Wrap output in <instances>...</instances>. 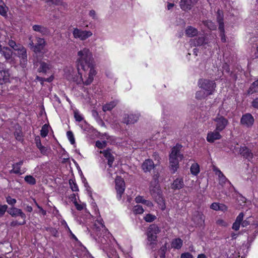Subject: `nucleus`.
Masks as SVG:
<instances>
[{
  "instance_id": "9d476101",
  "label": "nucleus",
  "mask_w": 258,
  "mask_h": 258,
  "mask_svg": "<svg viewBox=\"0 0 258 258\" xmlns=\"http://www.w3.org/2000/svg\"><path fill=\"white\" fill-rule=\"evenodd\" d=\"M18 56L20 58V63L23 66L27 62V55L26 48L23 46H19V49L16 50Z\"/></svg>"
},
{
  "instance_id": "5fc2aeb1",
  "label": "nucleus",
  "mask_w": 258,
  "mask_h": 258,
  "mask_svg": "<svg viewBox=\"0 0 258 258\" xmlns=\"http://www.w3.org/2000/svg\"><path fill=\"white\" fill-rule=\"evenodd\" d=\"M159 176V174L158 172H157L156 173H154V174L153 176V181H151V182H153V184H158Z\"/></svg>"
},
{
  "instance_id": "6e6d98bb",
  "label": "nucleus",
  "mask_w": 258,
  "mask_h": 258,
  "mask_svg": "<svg viewBox=\"0 0 258 258\" xmlns=\"http://www.w3.org/2000/svg\"><path fill=\"white\" fill-rule=\"evenodd\" d=\"M244 214L243 213H240L238 216L237 217L235 221L241 224L243 221Z\"/></svg>"
},
{
  "instance_id": "c85d7f7f",
  "label": "nucleus",
  "mask_w": 258,
  "mask_h": 258,
  "mask_svg": "<svg viewBox=\"0 0 258 258\" xmlns=\"http://www.w3.org/2000/svg\"><path fill=\"white\" fill-rule=\"evenodd\" d=\"M258 92V80L254 81L252 83V84L250 85L248 90V94H252L254 93H256Z\"/></svg>"
},
{
  "instance_id": "a18cd8bd",
  "label": "nucleus",
  "mask_w": 258,
  "mask_h": 258,
  "mask_svg": "<svg viewBox=\"0 0 258 258\" xmlns=\"http://www.w3.org/2000/svg\"><path fill=\"white\" fill-rule=\"evenodd\" d=\"M69 184L73 191H76L79 190L78 186L76 183L74 182V180L70 179L69 180Z\"/></svg>"
},
{
  "instance_id": "0e129e2a",
  "label": "nucleus",
  "mask_w": 258,
  "mask_h": 258,
  "mask_svg": "<svg viewBox=\"0 0 258 258\" xmlns=\"http://www.w3.org/2000/svg\"><path fill=\"white\" fill-rule=\"evenodd\" d=\"M249 219L250 218H247L246 220L242 221L241 224L242 227H245L250 224V221L249 220Z\"/></svg>"
},
{
  "instance_id": "2f4dec72",
  "label": "nucleus",
  "mask_w": 258,
  "mask_h": 258,
  "mask_svg": "<svg viewBox=\"0 0 258 258\" xmlns=\"http://www.w3.org/2000/svg\"><path fill=\"white\" fill-rule=\"evenodd\" d=\"M159 232L160 230L157 225L156 224H152L149 227L147 233H152L157 235Z\"/></svg>"
},
{
  "instance_id": "680f3d73",
  "label": "nucleus",
  "mask_w": 258,
  "mask_h": 258,
  "mask_svg": "<svg viewBox=\"0 0 258 258\" xmlns=\"http://www.w3.org/2000/svg\"><path fill=\"white\" fill-rule=\"evenodd\" d=\"M219 203H213V204H211L210 208L212 209H213L216 211H218V210H219Z\"/></svg>"
},
{
  "instance_id": "49530a36",
  "label": "nucleus",
  "mask_w": 258,
  "mask_h": 258,
  "mask_svg": "<svg viewBox=\"0 0 258 258\" xmlns=\"http://www.w3.org/2000/svg\"><path fill=\"white\" fill-rule=\"evenodd\" d=\"M68 138L70 140L71 143L73 145L75 143V140L74 137V135L71 131H68L67 133Z\"/></svg>"
},
{
  "instance_id": "e433bc0d",
  "label": "nucleus",
  "mask_w": 258,
  "mask_h": 258,
  "mask_svg": "<svg viewBox=\"0 0 258 258\" xmlns=\"http://www.w3.org/2000/svg\"><path fill=\"white\" fill-rule=\"evenodd\" d=\"M8 44L15 51L19 49V46H22V45L20 44H17L16 42L13 40H9Z\"/></svg>"
},
{
  "instance_id": "6e6552de",
  "label": "nucleus",
  "mask_w": 258,
  "mask_h": 258,
  "mask_svg": "<svg viewBox=\"0 0 258 258\" xmlns=\"http://www.w3.org/2000/svg\"><path fill=\"white\" fill-rule=\"evenodd\" d=\"M73 35L75 38H79L81 40H85L92 35L91 31H82L75 28L73 31Z\"/></svg>"
},
{
  "instance_id": "473e14b6",
  "label": "nucleus",
  "mask_w": 258,
  "mask_h": 258,
  "mask_svg": "<svg viewBox=\"0 0 258 258\" xmlns=\"http://www.w3.org/2000/svg\"><path fill=\"white\" fill-rule=\"evenodd\" d=\"M205 40V36H201L193 40V41L195 46H201L206 43Z\"/></svg>"
},
{
  "instance_id": "aec40b11",
  "label": "nucleus",
  "mask_w": 258,
  "mask_h": 258,
  "mask_svg": "<svg viewBox=\"0 0 258 258\" xmlns=\"http://www.w3.org/2000/svg\"><path fill=\"white\" fill-rule=\"evenodd\" d=\"M150 192L153 197L162 192L161 189L159 188L158 185L153 184V182H151L150 183Z\"/></svg>"
},
{
  "instance_id": "9b49d317",
  "label": "nucleus",
  "mask_w": 258,
  "mask_h": 258,
  "mask_svg": "<svg viewBox=\"0 0 258 258\" xmlns=\"http://www.w3.org/2000/svg\"><path fill=\"white\" fill-rule=\"evenodd\" d=\"M96 72L94 69L89 70V72L88 74V76L85 81H83L82 76L80 77V80L79 81H78L77 80L76 81H77L78 84H80L81 82H82L85 85H89L92 82L93 80V77L96 75Z\"/></svg>"
},
{
  "instance_id": "0eeeda50",
  "label": "nucleus",
  "mask_w": 258,
  "mask_h": 258,
  "mask_svg": "<svg viewBox=\"0 0 258 258\" xmlns=\"http://www.w3.org/2000/svg\"><path fill=\"white\" fill-rule=\"evenodd\" d=\"M156 156V155H155ZM157 157L155 160H157V163L155 164L151 159H146L142 163L141 167L144 172H150L152 169H154L159 162V157L157 155Z\"/></svg>"
},
{
  "instance_id": "423d86ee",
  "label": "nucleus",
  "mask_w": 258,
  "mask_h": 258,
  "mask_svg": "<svg viewBox=\"0 0 258 258\" xmlns=\"http://www.w3.org/2000/svg\"><path fill=\"white\" fill-rule=\"evenodd\" d=\"M213 120L216 122V130L220 132L226 127L228 123L227 119L219 114Z\"/></svg>"
},
{
  "instance_id": "a211bd4d",
  "label": "nucleus",
  "mask_w": 258,
  "mask_h": 258,
  "mask_svg": "<svg viewBox=\"0 0 258 258\" xmlns=\"http://www.w3.org/2000/svg\"><path fill=\"white\" fill-rule=\"evenodd\" d=\"M217 21L219 24V30L220 31L223 32L224 24L223 22V16L222 11L218 10L217 12Z\"/></svg>"
},
{
  "instance_id": "39448f33",
  "label": "nucleus",
  "mask_w": 258,
  "mask_h": 258,
  "mask_svg": "<svg viewBox=\"0 0 258 258\" xmlns=\"http://www.w3.org/2000/svg\"><path fill=\"white\" fill-rule=\"evenodd\" d=\"M115 189L117 191V196L118 199L121 198L122 195L125 189V182L123 179L120 176H117L115 180Z\"/></svg>"
},
{
  "instance_id": "f3484780",
  "label": "nucleus",
  "mask_w": 258,
  "mask_h": 258,
  "mask_svg": "<svg viewBox=\"0 0 258 258\" xmlns=\"http://www.w3.org/2000/svg\"><path fill=\"white\" fill-rule=\"evenodd\" d=\"M110 151V149H107L106 150L100 152L101 153L103 154L104 157L107 160V164L109 167L112 166V164L114 160V157L111 153Z\"/></svg>"
},
{
  "instance_id": "864d4df0",
  "label": "nucleus",
  "mask_w": 258,
  "mask_h": 258,
  "mask_svg": "<svg viewBox=\"0 0 258 258\" xmlns=\"http://www.w3.org/2000/svg\"><path fill=\"white\" fill-rule=\"evenodd\" d=\"M7 8L3 6L0 5V14L3 16L7 15Z\"/></svg>"
},
{
  "instance_id": "052dcab7",
  "label": "nucleus",
  "mask_w": 258,
  "mask_h": 258,
  "mask_svg": "<svg viewBox=\"0 0 258 258\" xmlns=\"http://www.w3.org/2000/svg\"><path fill=\"white\" fill-rule=\"evenodd\" d=\"M180 258H193V256L189 252L182 253Z\"/></svg>"
},
{
  "instance_id": "bb28decb",
  "label": "nucleus",
  "mask_w": 258,
  "mask_h": 258,
  "mask_svg": "<svg viewBox=\"0 0 258 258\" xmlns=\"http://www.w3.org/2000/svg\"><path fill=\"white\" fill-rule=\"evenodd\" d=\"M35 141L36 144V146L40 150L41 153L43 154H45L47 149L45 147L42 145L40 137L38 136L37 137L35 138Z\"/></svg>"
},
{
  "instance_id": "5701e85b",
  "label": "nucleus",
  "mask_w": 258,
  "mask_h": 258,
  "mask_svg": "<svg viewBox=\"0 0 258 258\" xmlns=\"http://www.w3.org/2000/svg\"><path fill=\"white\" fill-rule=\"evenodd\" d=\"M184 183L182 178H177L174 180L171 185V188L173 189H180L183 187Z\"/></svg>"
},
{
  "instance_id": "f8f14e48",
  "label": "nucleus",
  "mask_w": 258,
  "mask_h": 258,
  "mask_svg": "<svg viewBox=\"0 0 258 258\" xmlns=\"http://www.w3.org/2000/svg\"><path fill=\"white\" fill-rule=\"evenodd\" d=\"M197 2H192V0H181L180 2V7L184 11L190 10Z\"/></svg>"
},
{
  "instance_id": "603ef678",
  "label": "nucleus",
  "mask_w": 258,
  "mask_h": 258,
  "mask_svg": "<svg viewBox=\"0 0 258 258\" xmlns=\"http://www.w3.org/2000/svg\"><path fill=\"white\" fill-rule=\"evenodd\" d=\"M15 136L16 139L18 141H21L22 140V133L20 131L15 132Z\"/></svg>"
},
{
  "instance_id": "58836bf2",
  "label": "nucleus",
  "mask_w": 258,
  "mask_h": 258,
  "mask_svg": "<svg viewBox=\"0 0 258 258\" xmlns=\"http://www.w3.org/2000/svg\"><path fill=\"white\" fill-rule=\"evenodd\" d=\"M203 24L205 26H207L210 30H215L216 29V26L215 24L211 21H203Z\"/></svg>"
},
{
  "instance_id": "f03ea898",
  "label": "nucleus",
  "mask_w": 258,
  "mask_h": 258,
  "mask_svg": "<svg viewBox=\"0 0 258 258\" xmlns=\"http://www.w3.org/2000/svg\"><path fill=\"white\" fill-rule=\"evenodd\" d=\"M182 146L177 144L171 149L169 155V168L171 172L175 173L179 167V161L183 158L182 154H180V150Z\"/></svg>"
},
{
  "instance_id": "c9c22d12",
  "label": "nucleus",
  "mask_w": 258,
  "mask_h": 258,
  "mask_svg": "<svg viewBox=\"0 0 258 258\" xmlns=\"http://www.w3.org/2000/svg\"><path fill=\"white\" fill-rule=\"evenodd\" d=\"M116 104L114 102H111L110 103L106 104L103 106V110L105 112L106 111L111 110L116 106Z\"/></svg>"
},
{
  "instance_id": "4be33fe9",
  "label": "nucleus",
  "mask_w": 258,
  "mask_h": 258,
  "mask_svg": "<svg viewBox=\"0 0 258 258\" xmlns=\"http://www.w3.org/2000/svg\"><path fill=\"white\" fill-rule=\"evenodd\" d=\"M0 52L7 60L10 59L12 57L13 51L8 47H4Z\"/></svg>"
},
{
  "instance_id": "20e7f679",
  "label": "nucleus",
  "mask_w": 258,
  "mask_h": 258,
  "mask_svg": "<svg viewBox=\"0 0 258 258\" xmlns=\"http://www.w3.org/2000/svg\"><path fill=\"white\" fill-rule=\"evenodd\" d=\"M199 85L201 88L209 91L208 95L212 94L216 88V84L213 81L206 79H200L199 81Z\"/></svg>"
},
{
  "instance_id": "ea45409f",
  "label": "nucleus",
  "mask_w": 258,
  "mask_h": 258,
  "mask_svg": "<svg viewBox=\"0 0 258 258\" xmlns=\"http://www.w3.org/2000/svg\"><path fill=\"white\" fill-rule=\"evenodd\" d=\"M166 244L167 243H165L159 250L160 258H165V253L167 250Z\"/></svg>"
},
{
  "instance_id": "b1692460",
  "label": "nucleus",
  "mask_w": 258,
  "mask_h": 258,
  "mask_svg": "<svg viewBox=\"0 0 258 258\" xmlns=\"http://www.w3.org/2000/svg\"><path fill=\"white\" fill-rule=\"evenodd\" d=\"M185 34L187 36L192 37L198 34V31L196 28L189 26L186 28Z\"/></svg>"
},
{
  "instance_id": "e2e57ef3",
  "label": "nucleus",
  "mask_w": 258,
  "mask_h": 258,
  "mask_svg": "<svg viewBox=\"0 0 258 258\" xmlns=\"http://www.w3.org/2000/svg\"><path fill=\"white\" fill-rule=\"evenodd\" d=\"M240 224V223L235 221V222L233 224L232 229L236 231L239 230Z\"/></svg>"
},
{
  "instance_id": "8fccbe9b",
  "label": "nucleus",
  "mask_w": 258,
  "mask_h": 258,
  "mask_svg": "<svg viewBox=\"0 0 258 258\" xmlns=\"http://www.w3.org/2000/svg\"><path fill=\"white\" fill-rule=\"evenodd\" d=\"M8 208L6 205H0V217L4 215Z\"/></svg>"
},
{
  "instance_id": "1a4fd4ad",
  "label": "nucleus",
  "mask_w": 258,
  "mask_h": 258,
  "mask_svg": "<svg viewBox=\"0 0 258 258\" xmlns=\"http://www.w3.org/2000/svg\"><path fill=\"white\" fill-rule=\"evenodd\" d=\"M254 121V118L251 114L246 113L242 116L240 122L242 125L249 127L253 125Z\"/></svg>"
},
{
  "instance_id": "ddd939ff",
  "label": "nucleus",
  "mask_w": 258,
  "mask_h": 258,
  "mask_svg": "<svg viewBox=\"0 0 258 258\" xmlns=\"http://www.w3.org/2000/svg\"><path fill=\"white\" fill-rule=\"evenodd\" d=\"M7 212L10 214L12 217H17V216H20L23 220H25L26 218V215L25 214L22 212V211L21 209L12 207L11 208H9L7 210Z\"/></svg>"
},
{
  "instance_id": "37998d69",
  "label": "nucleus",
  "mask_w": 258,
  "mask_h": 258,
  "mask_svg": "<svg viewBox=\"0 0 258 258\" xmlns=\"http://www.w3.org/2000/svg\"><path fill=\"white\" fill-rule=\"evenodd\" d=\"M144 212V209L142 206L137 205L134 207V212L136 214H142Z\"/></svg>"
},
{
  "instance_id": "79ce46f5",
  "label": "nucleus",
  "mask_w": 258,
  "mask_h": 258,
  "mask_svg": "<svg viewBox=\"0 0 258 258\" xmlns=\"http://www.w3.org/2000/svg\"><path fill=\"white\" fill-rule=\"evenodd\" d=\"M44 46L36 43L35 45H33L31 49L35 53L40 52L43 48Z\"/></svg>"
},
{
  "instance_id": "bf43d9fd",
  "label": "nucleus",
  "mask_w": 258,
  "mask_h": 258,
  "mask_svg": "<svg viewBox=\"0 0 258 258\" xmlns=\"http://www.w3.org/2000/svg\"><path fill=\"white\" fill-rule=\"evenodd\" d=\"M205 97L204 93L202 91H198L196 93V98L198 99H202Z\"/></svg>"
},
{
  "instance_id": "4468645a",
  "label": "nucleus",
  "mask_w": 258,
  "mask_h": 258,
  "mask_svg": "<svg viewBox=\"0 0 258 258\" xmlns=\"http://www.w3.org/2000/svg\"><path fill=\"white\" fill-rule=\"evenodd\" d=\"M147 245L150 247V248L153 249L157 245V236L156 234L152 233H147Z\"/></svg>"
},
{
  "instance_id": "cd10ccee",
  "label": "nucleus",
  "mask_w": 258,
  "mask_h": 258,
  "mask_svg": "<svg viewBox=\"0 0 258 258\" xmlns=\"http://www.w3.org/2000/svg\"><path fill=\"white\" fill-rule=\"evenodd\" d=\"M135 200L136 203L144 204L149 207H152L153 206L151 202L144 199L143 197L141 196L137 197L135 199Z\"/></svg>"
},
{
  "instance_id": "338daca9",
  "label": "nucleus",
  "mask_w": 258,
  "mask_h": 258,
  "mask_svg": "<svg viewBox=\"0 0 258 258\" xmlns=\"http://www.w3.org/2000/svg\"><path fill=\"white\" fill-rule=\"evenodd\" d=\"M219 210L225 211L227 210V207L224 204H219Z\"/></svg>"
},
{
  "instance_id": "7c9ffc66",
  "label": "nucleus",
  "mask_w": 258,
  "mask_h": 258,
  "mask_svg": "<svg viewBox=\"0 0 258 258\" xmlns=\"http://www.w3.org/2000/svg\"><path fill=\"white\" fill-rule=\"evenodd\" d=\"M155 201L160 205L162 206V209L165 208V204L164 202V199L162 195V192L160 193L158 195L155 196L153 197Z\"/></svg>"
},
{
  "instance_id": "a878e982",
  "label": "nucleus",
  "mask_w": 258,
  "mask_h": 258,
  "mask_svg": "<svg viewBox=\"0 0 258 258\" xmlns=\"http://www.w3.org/2000/svg\"><path fill=\"white\" fill-rule=\"evenodd\" d=\"M137 119L135 118L134 115H129L123 118V122L126 124H133L137 121Z\"/></svg>"
},
{
  "instance_id": "09e8293b",
  "label": "nucleus",
  "mask_w": 258,
  "mask_h": 258,
  "mask_svg": "<svg viewBox=\"0 0 258 258\" xmlns=\"http://www.w3.org/2000/svg\"><path fill=\"white\" fill-rule=\"evenodd\" d=\"M74 117L77 121L80 122L83 119V117L77 111H74Z\"/></svg>"
},
{
  "instance_id": "f704fd0d",
  "label": "nucleus",
  "mask_w": 258,
  "mask_h": 258,
  "mask_svg": "<svg viewBox=\"0 0 258 258\" xmlns=\"http://www.w3.org/2000/svg\"><path fill=\"white\" fill-rule=\"evenodd\" d=\"M190 171L192 174L195 175H197L200 172L199 165L197 163L193 164L190 167Z\"/></svg>"
},
{
  "instance_id": "69168bd1",
  "label": "nucleus",
  "mask_w": 258,
  "mask_h": 258,
  "mask_svg": "<svg viewBox=\"0 0 258 258\" xmlns=\"http://www.w3.org/2000/svg\"><path fill=\"white\" fill-rule=\"evenodd\" d=\"M61 0H46V3L49 2L52 4L55 5H58L61 2Z\"/></svg>"
},
{
  "instance_id": "7ed1b4c3",
  "label": "nucleus",
  "mask_w": 258,
  "mask_h": 258,
  "mask_svg": "<svg viewBox=\"0 0 258 258\" xmlns=\"http://www.w3.org/2000/svg\"><path fill=\"white\" fill-rule=\"evenodd\" d=\"M34 67L37 68L39 66L37 71L39 73L46 74L51 68V65L48 61L45 62L40 60L37 57L33 60Z\"/></svg>"
},
{
  "instance_id": "2eb2a0df",
  "label": "nucleus",
  "mask_w": 258,
  "mask_h": 258,
  "mask_svg": "<svg viewBox=\"0 0 258 258\" xmlns=\"http://www.w3.org/2000/svg\"><path fill=\"white\" fill-rule=\"evenodd\" d=\"M239 152L242 156L249 161L253 158L252 153H251V151L246 146L240 148Z\"/></svg>"
},
{
  "instance_id": "dca6fc26",
  "label": "nucleus",
  "mask_w": 258,
  "mask_h": 258,
  "mask_svg": "<svg viewBox=\"0 0 258 258\" xmlns=\"http://www.w3.org/2000/svg\"><path fill=\"white\" fill-rule=\"evenodd\" d=\"M220 132L215 130L214 132L209 133L207 137V141L210 143H213L215 140L221 139V136L219 133Z\"/></svg>"
},
{
  "instance_id": "a19ab883",
  "label": "nucleus",
  "mask_w": 258,
  "mask_h": 258,
  "mask_svg": "<svg viewBox=\"0 0 258 258\" xmlns=\"http://www.w3.org/2000/svg\"><path fill=\"white\" fill-rule=\"evenodd\" d=\"M48 125L45 124L43 125L41 130V136L42 137H45L48 133Z\"/></svg>"
},
{
  "instance_id": "393cba45",
  "label": "nucleus",
  "mask_w": 258,
  "mask_h": 258,
  "mask_svg": "<svg viewBox=\"0 0 258 258\" xmlns=\"http://www.w3.org/2000/svg\"><path fill=\"white\" fill-rule=\"evenodd\" d=\"M23 163V161H20L19 162L16 163L15 164H14L13 166V169H12L10 172L11 173H15V174H21V173H20V166L22 165Z\"/></svg>"
},
{
  "instance_id": "4c0bfd02",
  "label": "nucleus",
  "mask_w": 258,
  "mask_h": 258,
  "mask_svg": "<svg viewBox=\"0 0 258 258\" xmlns=\"http://www.w3.org/2000/svg\"><path fill=\"white\" fill-rule=\"evenodd\" d=\"M25 181L31 185H34L36 184V181L34 177L31 175H27L25 177Z\"/></svg>"
},
{
  "instance_id": "13d9d810",
  "label": "nucleus",
  "mask_w": 258,
  "mask_h": 258,
  "mask_svg": "<svg viewBox=\"0 0 258 258\" xmlns=\"http://www.w3.org/2000/svg\"><path fill=\"white\" fill-rule=\"evenodd\" d=\"M25 224V220H23V221L22 223H19V222H18L17 221H13L11 222L10 225L11 226L14 227V226H17L18 225H24Z\"/></svg>"
},
{
  "instance_id": "774afa93",
  "label": "nucleus",
  "mask_w": 258,
  "mask_h": 258,
  "mask_svg": "<svg viewBox=\"0 0 258 258\" xmlns=\"http://www.w3.org/2000/svg\"><path fill=\"white\" fill-rule=\"evenodd\" d=\"M37 44L44 46L45 41H44V39L39 38L37 39Z\"/></svg>"
},
{
  "instance_id": "f257e3e1",
  "label": "nucleus",
  "mask_w": 258,
  "mask_h": 258,
  "mask_svg": "<svg viewBox=\"0 0 258 258\" xmlns=\"http://www.w3.org/2000/svg\"><path fill=\"white\" fill-rule=\"evenodd\" d=\"M78 69L80 68L86 71L88 70L94 69V60L91 52L87 48H84L78 52Z\"/></svg>"
},
{
  "instance_id": "412c9836",
  "label": "nucleus",
  "mask_w": 258,
  "mask_h": 258,
  "mask_svg": "<svg viewBox=\"0 0 258 258\" xmlns=\"http://www.w3.org/2000/svg\"><path fill=\"white\" fill-rule=\"evenodd\" d=\"M33 30L36 32H38L42 34V35H48L49 34V30L41 25H34L32 27Z\"/></svg>"
},
{
  "instance_id": "de8ad7c7",
  "label": "nucleus",
  "mask_w": 258,
  "mask_h": 258,
  "mask_svg": "<svg viewBox=\"0 0 258 258\" xmlns=\"http://www.w3.org/2000/svg\"><path fill=\"white\" fill-rule=\"evenodd\" d=\"M156 218V216L150 214H147L145 217L144 219L146 222H151Z\"/></svg>"
},
{
  "instance_id": "3c124183",
  "label": "nucleus",
  "mask_w": 258,
  "mask_h": 258,
  "mask_svg": "<svg viewBox=\"0 0 258 258\" xmlns=\"http://www.w3.org/2000/svg\"><path fill=\"white\" fill-rule=\"evenodd\" d=\"M6 199L7 203L10 205L13 206L16 203V200L13 199L10 196H8Z\"/></svg>"
},
{
  "instance_id": "c756f323",
  "label": "nucleus",
  "mask_w": 258,
  "mask_h": 258,
  "mask_svg": "<svg viewBox=\"0 0 258 258\" xmlns=\"http://www.w3.org/2000/svg\"><path fill=\"white\" fill-rule=\"evenodd\" d=\"M183 241L182 240L179 238H175L174 239L171 243L172 247L176 248V249H180L182 245Z\"/></svg>"
},
{
  "instance_id": "6ab92c4d",
  "label": "nucleus",
  "mask_w": 258,
  "mask_h": 258,
  "mask_svg": "<svg viewBox=\"0 0 258 258\" xmlns=\"http://www.w3.org/2000/svg\"><path fill=\"white\" fill-rule=\"evenodd\" d=\"M10 74L8 70L0 71V85L9 81Z\"/></svg>"
},
{
  "instance_id": "4d7b16f0",
  "label": "nucleus",
  "mask_w": 258,
  "mask_h": 258,
  "mask_svg": "<svg viewBox=\"0 0 258 258\" xmlns=\"http://www.w3.org/2000/svg\"><path fill=\"white\" fill-rule=\"evenodd\" d=\"M73 195L74 198L76 199L75 198V195L73 194ZM74 203V204H75V206H76V208H77V209L78 210L81 211V210H82L83 209V206H82L81 205L77 203V202L76 201V199H75V200Z\"/></svg>"
},
{
  "instance_id": "c03bdc74",
  "label": "nucleus",
  "mask_w": 258,
  "mask_h": 258,
  "mask_svg": "<svg viewBox=\"0 0 258 258\" xmlns=\"http://www.w3.org/2000/svg\"><path fill=\"white\" fill-rule=\"evenodd\" d=\"M95 145L97 148L99 149H103L106 147L107 146V142L104 141L101 142L99 141H97L96 142Z\"/></svg>"
},
{
  "instance_id": "72a5a7b5",
  "label": "nucleus",
  "mask_w": 258,
  "mask_h": 258,
  "mask_svg": "<svg viewBox=\"0 0 258 258\" xmlns=\"http://www.w3.org/2000/svg\"><path fill=\"white\" fill-rule=\"evenodd\" d=\"M216 173H218V177L219 178V183L220 184H223L225 183L226 181L227 180V178L224 175L223 173L219 169H216Z\"/></svg>"
}]
</instances>
